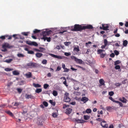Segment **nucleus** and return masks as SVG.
I'll list each match as a JSON object with an SVG mask.
<instances>
[{"mask_svg":"<svg viewBox=\"0 0 128 128\" xmlns=\"http://www.w3.org/2000/svg\"><path fill=\"white\" fill-rule=\"evenodd\" d=\"M92 44L91 42L89 41L88 42L86 43V46H88V44Z\"/></svg>","mask_w":128,"mask_h":128,"instance_id":"58","label":"nucleus"},{"mask_svg":"<svg viewBox=\"0 0 128 128\" xmlns=\"http://www.w3.org/2000/svg\"><path fill=\"white\" fill-rule=\"evenodd\" d=\"M63 84L66 87L68 86V85L66 84V81L65 80L63 82Z\"/></svg>","mask_w":128,"mask_h":128,"instance_id":"62","label":"nucleus"},{"mask_svg":"<svg viewBox=\"0 0 128 128\" xmlns=\"http://www.w3.org/2000/svg\"><path fill=\"white\" fill-rule=\"evenodd\" d=\"M77 63L80 64H82V61L80 59H78L77 58L76 60L75 61Z\"/></svg>","mask_w":128,"mask_h":128,"instance_id":"17","label":"nucleus"},{"mask_svg":"<svg viewBox=\"0 0 128 128\" xmlns=\"http://www.w3.org/2000/svg\"><path fill=\"white\" fill-rule=\"evenodd\" d=\"M116 66L115 67V68L116 70H118L120 69V67L118 65H116Z\"/></svg>","mask_w":128,"mask_h":128,"instance_id":"45","label":"nucleus"},{"mask_svg":"<svg viewBox=\"0 0 128 128\" xmlns=\"http://www.w3.org/2000/svg\"><path fill=\"white\" fill-rule=\"evenodd\" d=\"M32 46H38V44L36 42H32Z\"/></svg>","mask_w":128,"mask_h":128,"instance_id":"29","label":"nucleus"},{"mask_svg":"<svg viewBox=\"0 0 128 128\" xmlns=\"http://www.w3.org/2000/svg\"><path fill=\"white\" fill-rule=\"evenodd\" d=\"M69 93L66 92L64 94V100L65 102H69L70 100V99L68 97Z\"/></svg>","mask_w":128,"mask_h":128,"instance_id":"3","label":"nucleus"},{"mask_svg":"<svg viewBox=\"0 0 128 128\" xmlns=\"http://www.w3.org/2000/svg\"><path fill=\"white\" fill-rule=\"evenodd\" d=\"M52 94L54 96H56L58 95V94L57 91L54 90L53 91Z\"/></svg>","mask_w":128,"mask_h":128,"instance_id":"35","label":"nucleus"},{"mask_svg":"<svg viewBox=\"0 0 128 128\" xmlns=\"http://www.w3.org/2000/svg\"><path fill=\"white\" fill-rule=\"evenodd\" d=\"M72 121L74 122L77 123H82L86 122V121L84 120L76 119L75 118L73 119L72 120Z\"/></svg>","mask_w":128,"mask_h":128,"instance_id":"5","label":"nucleus"},{"mask_svg":"<svg viewBox=\"0 0 128 128\" xmlns=\"http://www.w3.org/2000/svg\"><path fill=\"white\" fill-rule=\"evenodd\" d=\"M49 86V85L47 84H45L44 85V88L45 89H46Z\"/></svg>","mask_w":128,"mask_h":128,"instance_id":"41","label":"nucleus"},{"mask_svg":"<svg viewBox=\"0 0 128 128\" xmlns=\"http://www.w3.org/2000/svg\"><path fill=\"white\" fill-rule=\"evenodd\" d=\"M26 43L27 44L29 45L32 46V42L30 41H26Z\"/></svg>","mask_w":128,"mask_h":128,"instance_id":"37","label":"nucleus"},{"mask_svg":"<svg viewBox=\"0 0 128 128\" xmlns=\"http://www.w3.org/2000/svg\"><path fill=\"white\" fill-rule=\"evenodd\" d=\"M40 30H38L36 29H35L34 31L33 32L34 34H36L40 32Z\"/></svg>","mask_w":128,"mask_h":128,"instance_id":"39","label":"nucleus"},{"mask_svg":"<svg viewBox=\"0 0 128 128\" xmlns=\"http://www.w3.org/2000/svg\"><path fill=\"white\" fill-rule=\"evenodd\" d=\"M88 98L84 96L82 97L81 99V101L84 102V103H86L88 100Z\"/></svg>","mask_w":128,"mask_h":128,"instance_id":"10","label":"nucleus"},{"mask_svg":"<svg viewBox=\"0 0 128 128\" xmlns=\"http://www.w3.org/2000/svg\"><path fill=\"white\" fill-rule=\"evenodd\" d=\"M42 39H43L44 41H45L46 40L48 42H49L50 41L51 38L50 37L48 38L46 37H43L41 38Z\"/></svg>","mask_w":128,"mask_h":128,"instance_id":"12","label":"nucleus"},{"mask_svg":"<svg viewBox=\"0 0 128 128\" xmlns=\"http://www.w3.org/2000/svg\"><path fill=\"white\" fill-rule=\"evenodd\" d=\"M21 103L20 102H15L14 104V106H18Z\"/></svg>","mask_w":128,"mask_h":128,"instance_id":"54","label":"nucleus"},{"mask_svg":"<svg viewBox=\"0 0 128 128\" xmlns=\"http://www.w3.org/2000/svg\"><path fill=\"white\" fill-rule=\"evenodd\" d=\"M42 91V89L41 88H37L35 92L36 93H39L41 92Z\"/></svg>","mask_w":128,"mask_h":128,"instance_id":"28","label":"nucleus"},{"mask_svg":"<svg viewBox=\"0 0 128 128\" xmlns=\"http://www.w3.org/2000/svg\"><path fill=\"white\" fill-rule=\"evenodd\" d=\"M128 43V41L126 40H125L123 41V45L124 46H126Z\"/></svg>","mask_w":128,"mask_h":128,"instance_id":"25","label":"nucleus"},{"mask_svg":"<svg viewBox=\"0 0 128 128\" xmlns=\"http://www.w3.org/2000/svg\"><path fill=\"white\" fill-rule=\"evenodd\" d=\"M13 74L14 75H18L19 74V72L16 71H14L13 72Z\"/></svg>","mask_w":128,"mask_h":128,"instance_id":"32","label":"nucleus"},{"mask_svg":"<svg viewBox=\"0 0 128 128\" xmlns=\"http://www.w3.org/2000/svg\"><path fill=\"white\" fill-rule=\"evenodd\" d=\"M104 51V50L99 49L97 51L98 54H100L103 51Z\"/></svg>","mask_w":128,"mask_h":128,"instance_id":"27","label":"nucleus"},{"mask_svg":"<svg viewBox=\"0 0 128 128\" xmlns=\"http://www.w3.org/2000/svg\"><path fill=\"white\" fill-rule=\"evenodd\" d=\"M104 44L107 46L108 44V42L106 39H105L104 40Z\"/></svg>","mask_w":128,"mask_h":128,"instance_id":"53","label":"nucleus"},{"mask_svg":"<svg viewBox=\"0 0 128 128\" xmlns=\"http://www.w3.org/2000/svg\"><path fill=\"white\" fill-rule=\"evenodd\" d=\"M25 76L27 78H29L32 76V73L30 72H28L26 74Z\"/></svg>","mask_w":128,"mask_h":128,"instance_id":"14","label":"nucleus"},{"mask_svg":"<svg viewBox=\"0 0 128 128\" xmlns=\"http://www.w3.org/2000/svg\"><path fill=\"white\" fill-rule=\"evenodd\" d=\"M121 63V62L120 60H118L115 61L114 62V65H116L117 64H119Z\"/></svg>","mask_w":128,"mask_h":128,"instance_id":"23","label":"nucleus"},{"mask_svg":"<svg viewBox=\"0 0 128 128\" xmlns=\"http://www.w3.org/2000/svg\"><path fill=\"white\" fill-rule=\"evenodd\" d=\"M8 35H6L4 36H2L0 37V42H2L3 40H4L6 39V37H8Z\"/></svg>","mask_w":128,"mask_h":128,"instance_id":"13","label":"nucleus"},{"mask_svg":"<svg viewBox=\"0 0 128 128\" xmlns=\"http://www.w3.org/2000/svg\"><path fill=\"white\" fill-rule=\"evenodd\" d=\"M25 97L26 98L28 99L30 98L32 99L33 98V96L30 94L29 95L26 94L25 95Z\"/></svg>","mask_w":128,"mask_h":128,"instance_id":"15","label":"nucleus"},{"mask_svg":"<svg viewBox=\"0 0 128 128\" xmlns=\"http://www.w3.org/2000/svg\"><path fill=\"white\" fill-rule=\"evenodd\" d=\"M52 116L56 118L57 117L58 115L56 113L54 112L52 113Z\"/></svg>","mask_w":128,"mask_h":128,"instance_id":"47","label":"nucleus"},{"mask_svg":"<svg viewBox=\"0 0 128 128\" xmlns=\"http://www.w3.org/2000/svg\"><path fill=\"white\" fill-rule=\"evenodd\" d=\"M83 28L84 30L86 29H92L93 28V27L92 25L90 24L86 26H83Z\"/></svg>","mask_w":128,"mask_h":128,"instance_id":"7","label":"nucleus"},{"mask_svg":"<svg viewBox=\"0 0 128 128\" xmlns=\"http://www.w3.org/2000/svg\"><path fill=\"white\" fill-rule=\"evenodd\" d=\"M70 42H64V44L66 46H68L70 44Z\"/></svg>","mask_w":128,"mask_h":128,"instance_id":"61","label":"nucleus"},{"mask_svg":"<svg viewBox=\"0 0 128 128\" xmlns=\"http://www.w3.org/2000/svg\"><path fill=\"white\" fill-rule=\"evenodd\" d=\"M110 56L112 58H114L115 56L114 54L113 53H112L110 54Z\"/></svg>","mask_w":128,"mask_h":128,"instance_id":"63","label":"nucleus"},{"mask_svg":"<svg viewBox=\"0 0 128 128\" xmlns=\"http://www.w3.org/2000/svg\"><path fill=\"white\" fill-rule=\"evenodd\" d=\"M11 46L9 44L7 43H4V44L2 45V48H11Z\"/></svg>","mask_w":128,"mask_h":128,"instance_id":"9","label":"nucleus"},{"mask_svg":"<svg viewBox=\"0 0 128 128\" xmlns=\"http://www.w3.org/2000/svg\"><path fill=\"white\" fill-rule=\"evenodd\" d=\"M69 106V105H66V104H64L63 105V108L64 109L65 108H66L68 107Z\"/></svg>","mask_w":128,"mask_h":128,"instance_id":"48","label":"nucleus"},{"mask_svg":"<svg viewBox=\"0 0 128 128\" xmlns=\"http://www.w3.org/2000/svg\"><path fill=\"white\" fill-rule=\"evenodd\" d=\"M72 111V109L70 108H68L66 110L65 113L67 114H70Z\"/></svg>","mask_w":128,"mask_h":128,"instance_id":"11","label":"nucleus"},{"mask_svg":"<svg viewBox=\"0 0 128 128\" xmlns=\"http://www.w3.org/2000/svg\"><path fill=\"white\" fill-rule=\"evenodd\" d=\"M6 112L11 116H13V114L12 113L10 110L6 111Z\"/></svg>","mask_w":128,"mask_h":128,"instance_id":"22","label":"nucleus"},{"mask_svg":"<svg viewBox=\"0 0 128 128\" xmlns=\"http://www.w3.org/2000/svg\"><path fill=\"white\" fill-rule=\"evenodd\" d=\"M74 51H75L76 52H78L80 51V49L78 46L77 47H75L74 48Z\"/></svg>","mask_w":128,"mask_h":128,"instance_id":"21","label":"nucleus"},{"mask_svg":"<svg viewBox=\"0 0 128 128\" xmlns=\"http://www.w3.org/2000/svg\"><path fill=\"white\" fill-rule=\"evenodd\" d=\"M61 67L60 66H58L56 69V71H59L61 70Z\"/></svg>","mask_w":128,"mask_h":128,"instance_id":"59","label":"nucleus"},{"mask_svg":"<svg viewBox=\"0 0 128 128\" xmlns=\"http://www.w3.org/2000/svg\"><path fill=\"white\" fill-rule=\"evenodd\" d=\"M125 26L126 27H128V22H126L125 24Z\"/></svg>","mask_w":128,"mask_h":128,"instance_id":"64","label":"nucleus"},{"mask_svg":"<svg viewBox=\"0 0 128 128\" xmlns=\"http://www.w3.org/2000/svg\"><path fill=\"white\" fill-rule=\"evenodd\" d=\"M17 56L19 57L23 58L24 56V55L21 54H18Z\"/></svg>","mask_w":128,"mask_h":128,"instance_id":"46","label":"nucleus"},{"mask_svg":"<svg viewBox=\"0 0 128 128\" xmlns=\"http://www.w3.org/2000/svg\"><path fill=\"white\" fill-rule=\"evenodd\" d=\"M92 110L90 108H88L86 110V112L87 113H90L91 112Z\"/></svg>","mask_w":128,"mask_h":128,"instance_id":"36","label":"nucleus"},{"mask_svg":"<svg viewBox=\"0 0 128 128\" xmlns=\"http://www.w3.org/2000/svg\"><path fill=\"white\" fill-rule=\"evenodd\" d=\"M51 104L54 106L55 105L56 103L55 102H53L52 100H49Z\"/></svg>","mask_w":128,"mask_h":128,"instance_id":"38","label":"nucleus"},{"mask_svg":"<svg viewBox=\"0 0 128 128\" xmlns=\"http://www.w3.org/2000/svg\"><path fill=\"white\" fill-rule=\"evenodd\" d=\"M83 26L78 24H75L74 25V31H80L81 32L84 30L83 28Z\"/></svg>","mask_w":128,"mask_h":128,"instance_id":"2","label":"nucleus"},{"mask_svg":"<svg viewBox=\"0 0 128 128\" xmlns=\"http://www.w3.org/2000/svg\"><path fill=\"white\" fill-rule=\"evenodd\" d=\"M39 48L40 49L39 52H42L44 50H45V49L43 48L40 47Z\"/></svg>","mask_w":128,"mask_h":128,"instance_id":"30","label":"nucleus"},{"mask_svg":"<svg viewBox=\"0 0 128 128\" xmlns=\"http://www.w3.org/2000/svg\"><path fill=\"white\" fill-rule=\"evenodd\" d=\"M122 84L120 83H119L116 82L114 84V85L116 86H120V85H121Z\"/></svg>","mask_w":128,"mask_h":128,"instance_id":"51","label":"nucleus"},{"mask_svg":"<svg viewBox=\"0 0 128 128\" xmlns=\"http://www.w3.org/2000/svg\"><path fill=\"white\" fill-rule=\"evenodd\" d=\"M64 72H68L69 71V69H68L66 68H64Z\"/></svg>","mask_w":128,"mask_h":128,"instance_id":"55","label":"nucleus"},{"mask_svg":"<svg viewBox=\"0 0 128 128\" xmlns=\"http://www.w3.org/2000/svg\"><path fill=\"white\" fill-rule=\"evenodd\" d=\"M42 55L43 54L42 53H38L36 54V56L37 58H40Z\"/></svg>","mask_w":128,"mask_h":128,"instance_id":"18","label":"nucleus"},{"mask_svg":"<svg viewBox=\"0 0 128 128\" xmlns=\"http://www.w3.org/2000/svg\"><path fill=\"white\" fill-rule=\"evenodd\" d=\"M30 33V32H23L22 33V34L25 36H28V34Z\"/></svg>","mask_w":128,"mask_h":128,"instance_id":"31","label":"nucleus"},{"mask_svg":"<svg viewBox=\"0 0 128 128\" xmlns=\"http://www.w3.org/2000/svg\"><path fill=\"white\" fill-rule=\"evenodd\" d=\"M96 120L97 121H98L99 122H102V120H103L100 118L96 119Z\"/></svg>","mask_w":128,"mask_h":128,"instance_id":"56","label":"nucleus"},{"mask_svg":"<svg viewBox=\"0 0 128 128\" xmlns=\"http://www.w3.org/2000/svg\"><path fill=\"white\" fill-rule=\"evenodd\" d=\"M105 54L103 53H102L100 54V57L101 58H104L105 56Z\"/></svg>","mask_w":128,"mask_h":128,"instance_id":"57","label":"nucleus"},{"mask_svg":"<svg viewBox=\"0 0 128 128\" xmlns=\"http://www.w3.org/2000/svg\"><path fill=\"white\" fill-rule=\"evenodd\" d=\"M33 86L36 88H40L41 87V86L38 84H36L34 83L33 84Z\"/></svg>","mask_w":128,"mask_h":128,"instance_id":"19","label":"nucleus"},{"mask_svg":"<svg viewBox=\"0 0 128 128\" xmlns=\"http://www.w3.org/2000/svg\"><path fill=\"white\" fill-rule=\"evenodd\" d=\"M84 119L86 120H89L90 118L89 116L88 115H84Z\"/></svg>","mask_w":128,"mask_h":128,"instance_id":"20","label":"nucleus"},{"mask_svg":"<svg viewBox=\"0 0 128 128\" xmlns=\"http://www.w3.org/2000/svg\"><path fill=\"white\" fill-rule=\"evenodd\" d=\"M28 53L30 54H34V52L32 50H30L28 52Z\"/></svg>","mask_w":128,"mask_h":128,"instance_id":"49","label":"nucleus"},{"mask_svg":"<svg viewBox=\"0 0 128 128\" xmlns=\"http://www.w3.org/2000/svg\"><path fill=\"white\" fill-rule=\"evenodd\" d=\"M12 60L13 59H7L5 60V61H4V62L9 63H10Z\"/></svg>","mask_w":128,"mask_h":128,"instance_id":"24","label":"nucleus"},{"mask_svg":"<svg viewBox=\"0 0 128 128\" xmlns=\"http://www.w3.org/2000/svg\"><path fill=\"white\" fill-rule=\"evenodd\" d=\"M47 62V60H43L42 62V63L44 64H46Z\"/></svg>","mask_w":128,"mask_h":128,"instance_id":"44","label":"nucleus"},{"mask_svg":"<svg viewBox=\"0 0 128 128\" xmlns=\"http://www.w3.org/2000/svg\"><path fill=\"white\" fill-rule=\"evenodd\" d=\"M114 52L115 55L116 56L118 55L119 53V52L116 50H115L114 51Z\"/></svg>","mask_w":128,"mask_h":128,"instance_id":"50","label":"nucleus"},{"mask_svg":"<svg viewBox=\"0 0 128 128\" xmlns=\"http://www.w3.org/2000/svg\"><path fill=\"white\" fill-rule=\"evenodd\" d=\"M114 93L113 91H111L109 92H108V94L110 96H112L113 95Z\"/></svg>","mask_w":128,"mask_h":128,"instance_id":"40","label":"nucleus"},{"mask_svg":"<svg viewBox=\"0 0 128 128\" xmlns=\"http://www.w3.org/2000/svg\"><path fill=\"white\" fill-rule=\"evenodd\" d=\"M39 66L38 64L36 63L30 62L27 63L25 66L26 68H38Z\"/></svg>","mask_w":128,"mask_h":128,"instance_id":"1","label":"nucleus"},{"mask_svg":"<svg viewBox=\"0 0 128 128\" xmlns=\"http://www.w3.org/2000/svg\"><path fill=\"white\" fill-rule=\"evenodd\" d=\"M52 32V31L50 30L48 31H43L42 32V34L43 36V37H45V36L48 35L50 34Z\"/></svg>","mask_w":128,"mask_h":128,"instance_id":"4","label":"nucleus"},{"mask_svg":"<svg viewBox=\"0 0 128 128\" xmlns=\"http://www.w3.org/2000/svg\"><path fill=\"white\" fill-rule=\"evenodd\" d=\"M13 70V68H7L4 69V70L6 72H9Z\"/></svg>","mask_w":128,"mask_h":128,"instance_id":"26","label":"nucleus"},{"mask_svg":"<svg viewBox=\"0 0 128 128\" xmlns=\"http://www.w3.org/2000/svg\"><path fill=\"white\" fill-rule=\"evenodd\" d=\"M76 66L77 67L79 68H81L82 70H86V69L78 65H76Z\"/></svg>","mask_w":128,"mask_h":128,"instance_id":"43","label":"nucleus"},{"mask_svg":"<svg viewBox=\"0 0 128 128\" xmlns=\"http://www.w3.org/2000/svg\"><path fill=\"white\" fill-rule=\"evenodd\" d=\"M100 84L102 85H104V81L102 79H101L99 80V81Z\"/></svg>","mask_w":128,"mask_h":128,"instance_id":"16","label":"nucleus"},{"mask_svg":"<svg viewBox=\"0 0 128 128\" xmlns=\"http://www.w3.org/2000/svg\"><path fill=\"white\" fill-rule=\"evenodd\" d=\"M119 100L123 103H126L127 100L125 98V97H123L122 98H119Z\"/></svg>","mask_w":128,"mask_h":128,"instance_id":"8","label":"nucleus"},{"mask_svg":"<svg viewBox=\"0 0 128 128\" xmlns=\"http://www.w3.org/2000/svg\"><path fill=\"white\" fill-rule=\"evenodd\" d=\"M101 126L104 128H108V125L107 124H106L104 125H103L102 123L100 124Z\"/></svg>","mask_w":128,"mask_h":128,"instance_id":"33","label":"nucleus"},{"mask_svg":"<svg viewBox=\"0 0 128 128\" xmlns=\"http://www.w3.org/2000/svg\"><path fill=\"white\" fill-rule=\"evenodd\" d=\"M43 104L45 106L47 107L48 105V104L47 102L46 101H44L43 102Z\"/></svg>","mask_w":128,"mask_h":128,"instance_id":"34","label":"nucleus"},{"mask_svg":"<svg viewBox=\"0 0 128 128\" xmlns=\"http://www.w3.org/2000/svg\"><path fill=\"white\" fill-rule=\"evenodd\" d=\"M17 90L19 93H20L22 92V90L20 88H18L17 89Z\"/></svg>","mask_w":128,"mask_h":128,"instance_id":"60","label":"nucleus"},{"mask_svg":"<svg viewBox=\"0 0 128 128\" xmlns=\"http://www.w3.org/2000/svg\"><path fill=\"white\" fill-rule=\"evenodd\" d=\"M37 123L38 125L42 126V121H38L37 122Z\"/></svg>","mask_w":128,"mask_h":128,"instance_id":"42","label":"nucleus"},{"mask_svg":"<svg viewBox=\"0 0 128 128\" xmlns=\"http://www.w3.org/2000/svg\"><path fill=\"white\" fill-rule=\"evenodd\" d=\"M79 86H77L76 85L74 86V89L75 90H76L79 89Z\"/></svg>","mask_w":128,"mask_h":128,"instance_id":"52","label":"nucleus"},{"mask_svg":"<svg viewBox=\"0 0 128 128\" xmlns=\"http://www.w3.org/2000/svg\"><path fill=\"white\" fill-rule=\"evenodd\" d=\"M100 28L101 29L107 30H108V28H109V26L107 24H102V27L100 26Z\"/></svg>","mask_w":128,"mask_h":128,"instance_id":"6","label":"nucleus"}]
</instances>
